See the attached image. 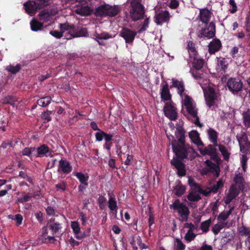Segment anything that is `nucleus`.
<instances>
[{"instance_id": "11", "label": "nucleus", "mask_w": 250, "mask_h": 250, "mask_svg": "<svg viewBox=\"0 0 250 250\" xmlns=\"http://www.w3.org/2000/svg\"><path fill=\"white\" fill-rule=\"evenodd\" d=\"M206 104L209 108L212 110H215V104L216 99V94L214 89L210 88L204 93Z\"/></svg>"}, {"instance_id": "53", "label": "nucleus", "mask_w": 250, "mask_h": 250, "mask_svg": "<svg viewBox=\"0 0 250 250\" xmlns=\"http://www.w3.org/2000/svg\"><path fill=\"white\" fill-rule=\"evenodd\" d=\"M237 140L239 143V145L241 144V142H243L246 143V146H250V143L248 141V137L245 133H243L241 136L237 135L236 136Z\"/></svg>"}, {"instance_id": "59", "label": "nucleus", "mask_w": 250, "mask_h": 250, "mask_svg": "<svg viewBox=\"0 0 250 250\" xmlns=\"http://www.w3.org/2000/svg\"><path fill=\"white\" fill-rule=\"evenodd\" d=\"M32 197V193H28L25 194L22 197L18 199V202L23 203L29 201Z\"/></svg>"}, {"instance_id": "50", "label": "nucleus", "mask_w": 250, "mask_h": 250, "mask_svg": "<svg viewBox=\"0 0 250 250\" xmlns=\"http://www.w3.org/2000/svg\"><path fill=\"white\" fill-rule=\"evenodd\" d=\"M21 69V66L20 64H17L16 66L12 65L10 64L8 65L6 70L13 74H16L18 72H19Z\"/></svg>"}, {"instance_id": "37", "label": "nucleus", "mask_w": 250, "mask_h": 250, "mask_svg": "<svg viewBox=\"0 0 250 250\" xmlns=\"http://www.w3.org/2000/svg\"><path fill=\"white\" fill-rule=\"evenodd\" d=\"M243 124L247 128H250V109L248 108L242 113Z\"/></svg>"}, {"instance_id": "24", "label": "nucleus", "mask_w": 250, "mask_h": 250, "mask_svg": "<svg viewBox=\"0 0 250 250\" xmlns=\"http://www.w3.org/2000/svg\"><path fill=\"white\" fill-rule=\"evenodd\" d=\"M36 150H37V154L34 155L36 157H42L44 155L47 156V155L46 154L47 153L52 152V150L45 144L41 145L40 146L38 147Z\"/></svg>"}, {"instance_id": "44", "label": "nucleus", "mask_w": 250, "mask_h": 250, "mask_svg": "<svg viewBox=\"0 0 250 250\" xmlns=\"http://www.w3.org/2000/svg\"><path fill=\"white\" fill-rule=\"evenodd\" d=\"M227 222H219L214 225L212 228V231L215 235H217L220 230L226 227Z\"/></svg>"}, {"instance_id": "61", "label": "nucleus", "mask_w": 250, "mask_h": 250, "mask_svg": "<svg viewBox=\"0 0 250 250\" xmlns=\"http://www.w3.org/2000/svg\"><path fill=\"white\" fill-rule=\"evenodd\" d=\"M229 4L232 6V8L229 10L230 13L231 14L236 13L238 10V8L234 0H229Z\"/></svg>"}, {"instance_id": "54", "label": "nucleus", "mask_w": 250, "mask_h": 250, "mask_svg": "<svg viewBox=\"0 0 250 250\" xmlns=\"http://www.w3.org/2000/svg\"><path fill=\"white\" fill-rule=\"evenodd\" d=\"M53 111L47 110L42 114V119L45 122H48L51 120L50 115L52 114Z\"/></svg>"}, {"instance_id": "1", "label": "nucleus", "mask_w": 250, "mask_h": 250, "mask_svg": "<svg viewBox=\"0 0 250 250\" xmlns=\"http://www.w3.org/2000/svg\"><path fill=\"white\" fill-rule=\"evenodd\" d=\"M129 14L132 21H136L143 19L146 16L145 8L142 0H130Z\"/></svg>"}, {"instance_id": "25", "label": "nucleus", "mask_w": 250, "mask_h": 250, "mask_svg": "<svg viewBox=\"0 0 250 250\" xmlns=\"http://www.w3.org/2000/svg\"><path fill=\"white\" fill-rule=\"evenodd\" d=\"M176 138L178 140L177 143L179 144H185V131L182 127L176 128L175 132Z\"/></svg>"}, {"instance_id": "27", "label": "nucleus", "mask_w": 250, "mask_h": 250, "mask_svg": "<svg viewBox=\"0 0 250 250\" xmlns=\"http://www.w3.org/2000/svg\"><path fill=\"white\" fill-rule=\"evenodd\" d=\"M172 84L170 86L171 87H176L177 89V93L181 96H182L183 92H184L185 88L184 83L183 81H179L177 80L172 79Z\"/></svg>"}, {"instance_id": "58", "label": "nucleus", "mask_w": 250, "mask_h": 250, "mask_svg": "<svg viewBox=\"0 0 250 250\" xmlns=\"http://www.w3.org/2000/svg\"><path fill=\"white\" fill-rule=\"evenodd\" d=\"M196 235L193 232V231H190V230H188L187 232L186 233L185 235V240L188 242H191L196 237Z\"/></svg>"}, {"instance_id": "55", "label": "nucleus", "mask_w": 250, "mask_h": 250, "mask_svg": "<svg viewBox=\"0 0 250 250\" xmlns=\"http://www.w3.org/2000/svg\"><path fill=\"white\" fill-rule=\"evenodd\" d=\"M71 227L73 229V232L76 236L80 233V227L79 223L76 221L71 222Z\"/></svg>"}, {"instance_id": "42", "label": "nucleus", "mask_w": 250, "mask_h": 250, "mask_svg": "<svg viewBox=\"0 0 250 250\" xmlns=\"http://www.w3.org/2000/svg\"><path fill=\"white\" fill-rule=\"evenodd\" d=\"M17 101L16 97L11 95H8L1 99V102L2 104H9L14 106L15 103Z\"/></svg>"}, {"instance_id": "6", "label": "nucleus", "mask_w": 250, "mask_h": 250, "mask_svg": "<svg viewBox=\"0 0 250 250\" xmlns=\"http://www.w3.org/2000/svg\"><path fill=\"white\" fill-rule=\"evenodd\" d=\"M227 85L229 90L234 95L241 92L243 88V83L238 78H230L228 79Z\"/></svg>"}, {"instance_id": "4", "label": "nucleus", "mask_w": 250, "mask_h": 250, "mask_svg": "<svg viewBox=\"0 0 250 250\" xmlns=\"http://www.w3.org/2000/svg\"><path fill=\"white\" fill-rule=\"evenodd\" d=\"M215 34V24L213 21H211L209 24H205V26L198 31L197 36L200 39L206 40L213 38Z\"/></svg>"}, {"instance_id": "62", "label": "nucleus", "mask_w": 250, "mask_h": 250, "mask_svg": "<svg viewBox=\"0 0 250 250\" xmlns=\"http://www.w3.org/2000/svg\"><path fill=\"white\" fill-rule=\"evenodd\" d=\"M105 135V132L101 130H99V132L96 133L95 138L98 142H101L103 140Z\"/></svg>"}, {"instance_id": "34", "label": "nucleus", "mask_w": 250, "mask_h": 250, "mask_svg": "<svg viewBox=\"0 0 250 250\" xmlns=\"http://www.w3.org/2000/svg\"><path fill=\"white\" fill-rule=\"evenodd\" d=\"M187 48L190 58L195 57L196 55H198L197 51L195 49V43L192 41L188 42Z\"/></svg>"}, {"instance_id": "33", "label": "nucleus", "mask_w": 250, "mask_h": 250, "mask_svg": "<svg viewBox=\"0 0 250 250\" xmlns=\"http://www.w3.org/2000/svg\"><path fill=\"white\" fill-rule=\"evenodd\" d=\"M31 29L33 31L41 30L43 26V23L33 19L30 22Z\"/></svg>"}, {"instance_id": "15", "label": "nucleus", "mask_w": 250, "mask_h": 250, "mask_svg": "<svg viewBox=\"0 0 250 250\" xmlns=\"http://www.w3.org/2000/svg\"><path fill=\"white\" fill-rule=\"evenodd\" d=\"M222 47V43L219 39H213L208 45V52L210 54H214L219 51Z\"/></svg>"}, {"instance_id": "21", "label": "nucleus", "mask_w": 250, "mask_h": 250, "mask_svg": "<svg viewBox=\"0 0 250 250\" xmlns=\"http://www.w3.org/2000/svg\"><path fill=\"white\" fill-rule=\"evenodd\" d=\"M55 218H51L47 227L51 230L53 236L59 232V230L62 228V224L58 222H56Z\"/></svg>"}, {"instance_id": "64", "label": "nucleus", "mask_w": 250, "mask_h": 250, "mask_svg": "<svg viewBox=\"0 0 250 250\" xmlns=\"http://www.w3.org/2000/svg\"><path fill=\"white\" fill-rule=\"evenodd\" d=\"M137 244L139 246L141 250L143 249H146L148 247L144 243H142L141 237L140 236H138L136 238Z\"/></svg>"}, {"instance_id": "2", "label": "nucleus", "mask_w": 250, "mask_h": 250, "mask_svg": "<svg viewBox=\"0 0 250 250\" xmlns=\"http://www.w3.org/2000/svg\"><path fill=\"white\" fill-rule=\"evenodd\" d=\"M120 9L117 5L111 6L108 4L101 5L95 9V14L97 16L111 17L118 15Z\"/></svg>"}, {"instance_id": "52", "label": "nucleus", "mask_w": 250, "mask_h": 250, "mask_svg": "<svg viewBox=\"0 0 250 250\" xmlns=\"http://www.w3.org/2000/svg\"><path fill=\"white\" fill-rule=\"evenodd\" d=\"M106 201V198L103 195H99V197L97 200L98 204L100 209H104L105 207V203Z\"/></svg>"}, {"instance_id": "16", "label": "nucleus", "mask_w": 250, "mask_h": 250, "mask_svg": "<svg viewBox=\"0 0 250 250\" xmlns=\"http://www.w3.org/2000/svg\"><path fill=\"white\" fill-rule=\"evenodd\" d=\"M75 31L73 32L72 34L70 35V37H68L66 35L65 36L67 40L76 37L88 36L87 30L86 28L75 26Z\"/></svg>"}, {"instance_id": "29", "label": "nucleus", "mask_w": 250, "mask_h": 250, "mask_svg": "<svg viewBox=\"0 0 250 250\" xmlns=\"http://www.w3.org/2000/svg\"><path fill=\"white\" fill-rule=\"evenodd\" d=\"M193 59L192 65L196 70H201L205 63V60L202 58H198V55L195 57H191Z\"/></svg>"}, {"instance_id": "13", "label": "nucleus", "mask_w": 250, "mask_h": 250, "mask_svg": "<svg viewBox=\"0 0 250 250\" xmlns=\"http://www.w3.org/2000/svg\"><path fill=\"white\" fill-rule=\"evenodd\" d=\"M170 164L177 170V174L179 177L185 176L186 174V166L181 160H179L175 157L171 160Z\"/></svg>"}, {"instance_id": "5", "label": "nucleus", "mask_w": 250, "mask_h": 250, "mask_svg": "<svg viewBox=\"0 0 250 250\" xmlns=\"http://www.w3.org/2000/svg\"><path fill=\"white\" fill-rule=\"evenodd\" d=\"M171 137L172 141L171 143L173 152L176 156L177 159H184L187 158L188 151L185 145L179 144L173 136Z\"/></svg>"}, {"instance_id": "30", "label": "nucleus", "mask_w": 250, "mask_h": 250, "mask_svg": "<svg viewBox=\"0 0 250 250\" xmlns=\"http://www.w3.org/2000/svg\"><path fill=\"white\" fill-rule=\"evenodd\" d=\"M48 227H44L42 228V241L44 243H53L54 241H56V239L54 236H48Z\"/></svg>"}, {"instance_id": "7", "label": "nucleus", "mask_w": 250, "mask_h": 250, "mask_svg": "<svg viewBox=\"0 0 250 250\" xmlns=\"http://www.w3.org/2000/svg\"><path fill=\"white\" fill-rule=\"evenodd\" d=\"M215 147L213 144H210L206 146L204 149H200L199 151L202 155H208L210 156L211 160L215 162H218L221 161V159Z\"/></svg>"}, {"instance_id": "10", "label": "nucleus", "mask_w": 250, "mask_h": 250, "mask_svg": "<svg viewBox=\"0 0 250 250\" xmlns=\"http://www.w3.org/2000/svg\"><path fill=\"white\" fill-rule=\"evenodd\" d=\"M137 32L127 27H123L120 32L119 36L123 38L126 43L132 44Z\"/></svg>"}, {"instance_id": "23", "label": "nucleus", "mask_w": 250, "mask_h": 250, "mask_svg": "<svg viewBox=\"0 0 250 250\" xmlns=\"http://www.w3.org/2000/svg\"><path fill=\"white\" fill-rule=\"evenodd\" d=\"M189 137L192 142L197 146H204V145L201 141L199 136V134L197 131L192 130L189 133Z\"/></svg>"}, {"instance_id": "14", "label": "nucleus", "mask_w": 250, "mask_h": 250, "mask_svg": "<svg viewBox=\"0 0 250 250\" xmlns=\"http://www.w3.org/2000/svg\"><path fill=\"white\" fill-rule=\"evenodd\" d=\"M221 161L218 162L213 163L209 160H207L205 161V164L208 167V169L210 173H214V175L216 178H217L220 175V168L219 165Z\"/></svg>"}, {"instance_id": "56", "label": "nucleus", "mask_w": 250, "mask_h": 250, "mask_svg": "<svg viewBox=\"0 0 250 250\" xmlns=\"http://www.w3.org/2000/svg\"><path fill=\"white\" fill-rule=\"evenodd\" d=\"M149 17H146L142 25L138 30L139 33H142L144 31H146L149 26Z\"/></svg>"}, {"instance_id": "57", "label": "nucleus", "mask_w": 250, "mask_h": 250, "mask_svg": "<svg viewBox=\"0 0 250 250\" xmlns=\"http://www.w3.org/2000/svg\"><path fill=\"white\" fill-rule=\"evenodd\" d=\"M176 244L175 245V250H185L186 249V245L182 242V241L179 238H176L175 240Z\"/></svg>"}, {"instance_id": "19", "label": "nucleus", "mask_w": 250, "mask_h": 250, "mask_svg": "<svg viewBox=\"0 0 250 250\" xmlns=\"http://www.w3.org/2000/svg\"><path fill=\"white\" fill-rule=\"evenodd\" d=\"M72 170V167L68 161L63 159H61L59 161L58 172L62 171V173L67 174L70 173Z\"/></svg>"}, {"instance_id": "48", "label": "nucleus", "mask_w": 250, "mask_h": 250, "mask_svg": "<svg viewBox=\"0 0 250 250\" xmlns=\"http://www.w3.org/2000/svg\"><path fill=\"white\" fill-rule=\"evenodd\" d=\"M212 223L211 218L208 219L207 220L203 221L201 223L200 228L202 230L203 232L207 233L209 230V228L210 224Z\"/></svg>"}, {"instance_id": "20", "label": "nucleus", "mask_w": 250, "mask_h": 250, "mask_svg": "<svg viewBox=\"0 0 250 250\" xmlns=\"http://www.w3.org/2000/svg\"><path fill=\"white\" fill-rule=\"evenodd\" d=\"M24 9L27 13L30 15L34 14L39 7H37L35 1L29 0L23 4Z\"/></svg>"}, {"instance_id": "28", "label": "nucleus", "mask_w": 250, "mask_h": 250, "mask_svg": "<svg viewBox=\"0 0 250 250\" xmlns=\"http://www.w3.org/2000/svg\"><path fill=\"white\" fill-rule=\"evenodd\" d=\"M75 26L74 24H69L68 22L60 24L61 31L62 32L63 34L65 31H68L69 37H70L71 34H72L73 32L75 31Z\"/></svg>"}, {"instance_id": "22", "label": "nucleus", "mask_w": 250, "mask_h": 250, "mask_svg": "<svg viewBox=\"0 0 250 250\" xmlns=\"http://www.w3.org/2000/svg\"><path fill=\"white\" fill-rule=\"evenodd\" d=\"M208 138L210 143L213 144L215 146H218V132L212 128H209L207 130Z\"/></svg>"}, {"instance_id": "31", "label": "nucleus", "mask_w": 250, "mask_h": 250, "mask_svg": "<svg viewBox=\"0 0 250 250\" xmlns=\"http://www.w3.org/2000/svg\"><path fill=\"white\" fill-rule=\"evenodd\" d=\"M233 181L235 183V186H237L240 190H243L244 188V179L241 173H239L235 175Z\"/></svg>"}, {"instance_id": "17", "label": "nucleus", "mask_w": 250, "mask_h": 250, "mask_svg": "<svg viewBox=\"0 0 250 250\" xmlns=\"http://www.w3.org/2000/svg\"><path fill=\"white\" fill-rule=\"evenodd\" d=\"M212 13L207 8L200 9L198 16L200 20L204 24H209Z\"/></svg>"}, {"instance_id": "12", "label": "nucleus", "mask_w": 250, "mask_h": 250, "mask_svg": "<svg viewBox=\"0 0 250 250\" xmlns=\"http://www.w3.org/2000/svg\"><path fill=\"white\" fill-rule=\"evenodd\" d=\"M171 16L168 11L161 10L156 13L154 17V21L157 25H162L163 23L169 22Z\"/></svg>"}, {"instance_id": "40", "label": "nucleus", "mask_w": 250, "mask_h": 250, "mask_svg": "<svg viewBox=\"0 0 250 250\" xmlns=\"http://www.w3.org/2000/svg\"><path fill=\"white\" fill-rule=\"evenodd\" d=\"M238 234L241 236H250V228L244 226L243 224L242 226L238 228Z\"/></svg>"}, {"instance_id": "32", "label": "nucleus", "mask_w": 250, "mask_h": 250, "mask_svg": "<svg viewBox=\"0 0 250 250\" xmlns=\"http://www.w3.org/2000/svg\"><path fill=\"white\" fill-rule=\"evenodd\" d=\"M76 12L81 16H87L91 14L92 10L88 6H84L77 8L76 10Z\"/></svg>"}, {"instance_id": "38", "label": "nucleus", "mask_w": 250, "mask_h": 250, "mask_svg": "<svg viewBox=\"0 0 250 250\" xmlns=\"http://www.w3.org/2000/svg\"><path fill=\"white\" fill-rule=\"evenodd\" d=\"M38 17L40 21L46 22L50 20L51 14L47 10H43L40 12Z\"/></svg>"}, {"instance_id": "47", "label": "nucleus", "mask_w": 250, "mask_h": 250, "mask_svg": "<svg viewBox=\"0 0 250 250\" xmlns=\"http://www.w3.org/2000/svg\"><path fill=\"white\" fill-rule=\"evenodd\" d=\"M200 195L195 190H192L188 196V199L191 202H197L201 199Z\"/></svg>"}, {"instance_id": "39", "label": "nucleus", "mask_w": 250, "mask_h": 250, "mask_svg": "<svg viewBox=\"0 0 250 250\" xmlns=\"http://www.w3.org/2000/svg\"><path fill=\"white\" fill-rule=\"evenodd\" d=\"M36 150L35 147H26L21 151V154L23 156H26L32 160L33 152Z\"/></svg>"}, {"instance_id": "49", "label": "nucleus", "mask_w": 250, "mask_h": 250, "mask_svg": "<svg viewBox=\"0 0 250 250\" xmlns=\"http://www.w3.org/2000/svg\"><path fill=\"white\" fill-rule=\"evenodd\" d=\"M94 36L95 37V40L98 39L106 40L113 37L112 35L106 32H104L101 34L96 33Z\"/></svg>"}, {"instance_id": "63", "label": "nucleus", "mask_w": 250, "mask_h": 250, "mask_svg": "<svg viewBox=\"0 0 250 250\" xmlns=\"http://www.w3.org/2000/svg\"><path fill=\"white\" fill-rule=\"evenodd\" d=\"M13 217H12L11 218L16 221L17 226H19L21 224L23 220V217L21 214H17Z\"/></svg>"}, {"instance_id": "45", "label": "nucleus", "mask_w": 250, "mask_h": 250, "mask_svg": "<svg viewBox=\"0 0 250 250\" xmlns=\"http://www.w3.org/2000/svg\"><path fill=\"white\" fill-rule=\"evenodd\" d=\"M234 209L233 207H230V208L229 211L227 212H221L217 217V220L219 221H225L229 217V216L231 214L232 210Z\"/></svg>"}, {"instance_id": "60", "label": "nucleus", "mask_w": 250, "mask_h": 250, "mask_svg": "<svg viewBox=\"0 0 250 250\" xmlns=\"http://www.w3.org/2000/svg\"><path fill=\"white\" fill-rule=\"evenodd\" d=\"M38 9L42 8L48 5V0H37L35 1Z\"/></svg>"}, {"instance_id": "8", "label": "nucleus", "mask_w": 250, "mask_h": 250, "mask_svg": "<svg viewBox=\"0 0 250 250\" xmlns=\"http://www.w3.org/2000/svg\"><path fill=\"white\" fill-rule=\"evenodd\" d=\"M184 104L188 113L191 117H196L198 114V108L196 104L194 102L191 97L186 95L184 101Z\"/></svg>"}, {"instance_id": "46", "label": "nucleus", "mask_w": 250, "mask_h": 250, "mask_svg": "<svg viewBox=\"0 0 250 250\" xmlns=\"http://www.w3.org/2000/svg\"><path fill=\"white\" fill-rule=\"evenodd\" d=\"M108 207L111 211H117V203L115 197L111 196L109 197L108 201Z\"/></svg>"}, {"instance_id": "36", "label": "nucleus", "mask_w": 250, "mask_h": 250, "mask_svg": "<svg viewBox=\"0 0 250 250\" xmlns=\"http://www.w3.org/2000/svg\"><path fill=\"white\" fill-rule=\"evenodd\" d=\"M51 97L50 96H47L38 99L37 104L41 106L46 107L51 103Z\"/></svg>"}, {"instance_id": "51", "label": "nucleus", "mask_w": 250, "mask_h": 250, "mask_svg": "<svg viewBox=\"0 0 250 250\" xmlns=\"http://www.w3.org/2000/svg\"><path fill=\"white\" fill-rule=\"evenodd\" d=\"M218 64L221 67V69L225 72L228 67V62L226 58H220L218 60Z\"/></svg>"}, {"instance_id": "18", "label": "nucleus", "mask_w": 250, "mask_h": 250, "mask_svg": "<svg viewBox=\"0 0 250 250\" xmlns=\"http://www.w3.org/2000/svg\"><path fill=\"white\" fill-rule=\"evenodd\" d=\"M238 193L239 192L237 191L236 186L234 185H231L229 190V193L225 199V203L226 205L229 204L233 199L238 196Z\"/></svg>"}, {"instance_id": "41", "label": "nucleus", "mask_w": 250, "mask_h": 250, "mask_svg": "<svg viewBox=\"0 0 250 250\" xmlns=\"http://www.w3.org/2000/svg\"><path fill=\"white\" fill-rule=\"evenodd\" d=\"M174 189L175 191V194L177 196L180 197L184 194L186 190V187L181 184V182H179V183L174 187Z\"/></svg>"}, {"instance_id": "9", "label": "nucleus", "mask_w": 250, "mask_h": 250, "mask_svg": "<svg viewBox=\"0 0 250 250\" xmlns=\"http://www.w3.org/2000/svg\"><path fill=\"white\" fill-rule=\"evenodd\" d=\"M164 114L171 121H175L177 119V109L171 102H167L164 107Z\"/></svg>"}, {"instance_id": "3", "label": "nucleus", "mask_w": 250, "mask_h": 250, "mask_svg": "<svg viewBox=\"0 0 250 250\" xmlns=\"http://www.w3.org/2000/svg\"><path fill=\"white\" fill-rule=\"evenodd\" d=\"M169 208L176 211L181 218V222L188 221L190 211L189 208L184 203H181L179 199H176L174 202L169 205Z\"/></svg>"}, {"instance_id": "35", "label": "nucleus", "mask_w": 250, "mask_h": 250, "mask_svg": "<svg viewBox=\"0 0 250 250\" xmlns=\"http://www.w3.org/2000/svg\"><path fill=\"white\" fill-rule=\"evenodd\" d=\"M217 146L218 147L219 151L221 153L224 160L226 161H229L230 155V153L228 151L226 147L223 145L219 144Z\"/></svg>"}, {"instance_id": "26", "label": "nucleus", "mask_w": 250, "mask_h": 250, "mask_svg": "<svg viewBox=\"0 0 250 250\" xmlns=\"http://www.w3.org/2000/svg\"><path fill=\"white\" fill-rule=\"evenodd\" d=\"M161 98L164 101L170 100L171 95L168 88V83L166 82V84L163 86L161 91Z\"/></svg>"}, {"instance_id": "43", "label": "nucleus", "mask_w": 250, "mask_h": 250, "mask_svg": "<svg viewBox=\"0 0 250 250\" xmlns=\"http://www.w3.org/2000/svg\"><path fill=\"white\" fill-rule=\"evenodd\" d=\"M76 177L79 179L81 184L84 185L85 186H88V180L89 177L86 176L83 173L81 172H77L75 174Z\"/></svg>"}]
</instances>
